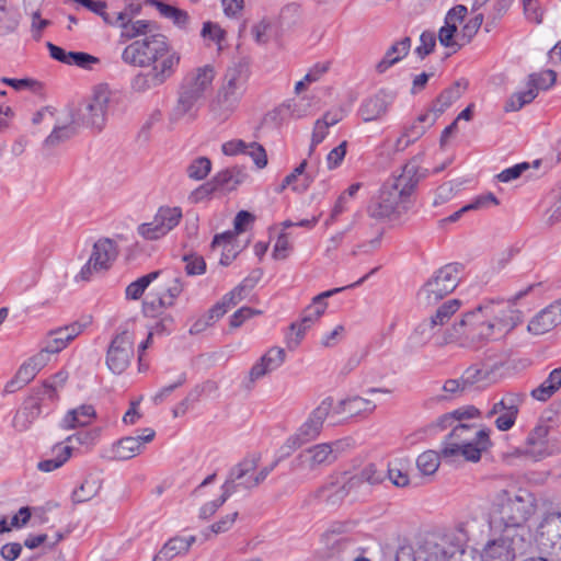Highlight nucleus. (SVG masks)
Wrapping results in <instances>:
<instances>
[{"label":"nucleus","instance_id":"nucleus-29","mask_svg":"<svg viewBox=\"0 0 561 561\" xmlns=\"http://www.w3.org/2000/svg\"><path fill=\"white\" fill-rule=\"evenodd\" d=\"M154 437V431L151 428L144 430V433L137 437H124L119 439L113 446V453L115 454H125L133 453L134 456L141 454L145 451V445L151 442Z\"/></svg>","mask_w":561,"mask_h":561},{"label":"nucleus","instance_id":"nucleus-20","mask_svg":"<svg viewBox=\"0 0 561 561\" xmlns=\"http://www.w3.org/2000/svg\"><path fill=\"white\" fill-rule=\"evenodd\" d=\"M391 102L392 98L389 94L379 91L362 103L358 113L364 122L377 121L386 115Z\"/></svg>","mask_w":561,"mask_h":561},{"label":"nucleus","instance_id":"nucleus-6","mask_svg":"<svg viewBox=\"0 0 561 561\" xmlns=\"http://www.w3.org/2000/svg\"><path fill=\"white\" fill-rule=\"evenodd\" d=\"M214 79L215 70L210 65L198 67L188 72L181 82L176 103L169 114V121L175 124L186 115L194 118L196 105L205 98Z\"/></svg>","mask_w":561,"mask_h":561},{"label":"nucleus","instance_id":"nucleus-14","mask_svg":"<svg viewBox=\"0 0 561 561\" xmlns=\"http://www.w3.org/2000/svg\"><path fill=\"white\" fill-rule=\"evenodd\" d=\"M376 270L377 268L371 270L368 274L363 276L360 279H358L354 284H351V285H347V286H343V287L333 288V289L323 291V293L317 295L316 297H313L311 305H309L305 309L304 314L301 317L300 323H293L290 325L291 330H297V332H296V335H297L296 345L299 344V342L304 337L307 329L324 313V311H325V309L328 307V304L325 301L327 298L332 297L333 295H335L337 293H341V291H343V290H345L347 288H352V287H355L357 285H360L371 274H374L376 272Z\"/></svg>","mask_w":561,"mask_h":561},{"label":"nucleus","instance_id":"nucleus-56","mask_svg":"<svg viewBox=\"0 0 561 561\" xmlns=\"http://www.w3.org/2000/svg\"><path fill=\"white\" fill-rule=\"evenodd\" d=\"M185 262V272L188 276L202 275L206 271V262L203 256L197 254H186L183 256Z\"/></svg>","mask_w":561,"mask_h":561},{"label":"nucleus","instance_id":"nucleus-43","mask_svg":"<svg viewBox=\"0 0 561 561\" xmlns=\"http://www.w3.org/2000/svg\"><path fill=\"white\" fill-rule=\"evenodd\" d=\"M20 12L14 8L0 7V36L13 33L20 24Z\"/></svg>","mask_w":561,"mask_h":561},{"label":"nucleus","instance_id":"nucleus-59","mask_svg":"<svg viewBox=\"0 0 561 561\" xmlns=\"http://www.w3.org/2000/svg\"><path fill=\"white\" fill-rule=\"evenodd\" d=\"M244 154L250 156L259 169H262L267 164L266 151L259 142L253 141L248 144Z\"/></svg>","mask_w":561,"mask_h":561},{"label":"nucleus","instance_id":"nucleus-51","mask_svg":"<svg viewBox=\"0 0 561 561\" xmlns=\"http://www.w3.org/2000/svg\"><path fill=\"white\" fill-rule=\"evenodd\" d=\"M286 358V352L282 347H271L261 358L260 360L270 369V371H273L277 369Z\"/></svg>","mask_w":561,"mask_h":561},{"label":"nucleus","instance_id":"nucleus-24","mask_svg":"<svg viewBox=\"0 0 561 561\" xmlns=\"http://www.w3.org/2000/svg\"><path fill=\"white\" fill-rule=\"evenodd\" d=\"M358 446L354 438L344 437L332 443L317 444L308 447L306 451L311 456H330L357 453Z\"/></svg>","mask_w":561,"mask_h":561},{"label":"nucleus","instance_id":"nucleus-27","mask_svg":"<svg viewBox=\"0 0 561 561\" xmlns=\"http://www.w3.org/2000/svg\"><path fill=\"white\" fill-rule=\"evenodd\" d=\"M45 400L38 394L30 398L23 409L19 411L13 419V426L15 430L23 432L26 431L34 420L41 414V407Z\"/></svg>","mask_w":561,"mask_h":561},{"label":"nucleus","instance_id":"nucleus-52","mask_svg":"<svg viewBox=\"0 0 561 561\" xmlns=\"http://www.w3.org/2000/svg\"><path fill=\"white\" fill-rule=\"evenodd\" d=\"M557 79L556 71L548 69L539 73H533L529 76V84L531 88L546 90L550 88Z\"/></svg>","mask_w":561,"mask_h":561},{"label":"nucleus","instance_id":"nucleus-50","mask_svg":"<svg viewBox=\"0 0 561 561\" xmlns=\"http://www.w3.org/2000/svg\"><path fill=\"white\" fill-rule=\"evenodd\" d=\"M137 232L146 240L154 241L167 236L165 229H163L156 218L150 222H144L138 226Z\"/></svg>","mask_w":561,"mask_h":561},{"label":"nucleus","instance_id":"nucleus-21","mask_svg":"<svg viewBox=\"0 0 561 561\" xmlns=\"http://www.w3.org/2000/svg\"><path fill=\"white\" fill-rule=\"evenodd\" d=\"M118 254L115 242L111 239H100L94 245L90 256L91 264H94V271H105L110 268Z\"/></svg>","mask_w":561,"mask_h":561},{"label":"nucleus","instance_id":"nucleus-42","mask_svg":"<svg viewBox=\"0 0 561 561\" xmlns=\"http://www.w3.org/2000/svg\"><path fill=\"white\" fill-rule=\"evenodd\" d=\"M161 274V271H154L147 275H144L136 279L135 282L130 283L125 290V295L127 299L137 300L139 299L145 290L148 288V286L156 280L159 275Z\"/></svg>","mask_w":561,"mask_h":561},{"label":"nucleus","instance_id":"nucleus-57","mask_svg":"<svg viewBox=\"0 0 561 561\" xmlns=\"http://www.w3.org/2000/svg\"><path fill=\"white\" fill-rule=\"evenodd\" d=\"M431 114L428 113H425V114H421L419 117H417V122L416 123H413L411 126L409 127H405L403 133H404V136H407V138H409L412 142H415L420 137H422L426 130V128L422 125H420L419 123H426V122H431Z\"/></svg>","mask_w":561,"mask_h":561},{"label":"nucleus","instance_id":"nucleus-58","mask_svg":"<svg viewBox=\"0 0 561 561\" xmlns=\"http://www.w3.org/2000/svg\"><path fill=\"white\" fill-rule=\"evenodd\" d=\"M67 58V65H76L81 68H90L92 64L99 62L96 57L83 51H69Z\"/></svg>","mask_w":561,"mask_h":561},{"label":"nucleus","instance_id":"nucleus-12","mask_svg":"<svg viewBox=\"0 0 561 561\" xmlns=\"http://www.w3.org/2000/svg\"><path fill=\"white\" fill-rule=\"evenodd\" d=\"M333 398L328 397L310 413L307 421L289 436L284 448L286 454L295 453L305 444L314 439L321 432L322 425L329 413L331 412Z\"/></svg>","mask_w":561,"mask_h":561},{"label":"nucleus","instance_id":"nucleus-1","mask_svg":"<svg viewBox=\"0 0 561 561\" xmlns=\"http://www.w3.org/2000/svg\"><path fill=\"white\" fill-rule=\"evenodd\" d=\"M535 285H529L510 300H486L465 313L461 320L446 330V342L459 341L462 345L480 347L500 340L512 332L523 320L522 312L514 308L516 300L526 296Z\"/></svg>","mask_w":561,"mask_h":561},{"label":"nucleus","instance_id":"nucleus-46","mask_svg":"<svg viewBox=\"0 0 561 561\" xmlns=\"http://www.w3.org/2000/svg\"><path fill=\"white\" fill-rule=\"evenodd\" d=\"M537 96V90L530 85L526 91L516 92L505 103L504 110L506 112L519 111L526 104H529Z\"/></svg>","mask_w":561,"mask_h":561},{"label":"nucleus","instance_id":"nucleus-30","mask_svg":"<svg viewBox=\"0 0 561 561\" xmlns=\"http://www.w3.org/2000/svg\"><path fill=\"white\" fill-rule=\"evenodd\" d=\"M247 178V173L239 167H232L218 172L213 179L211 184L215 191H232L240 185Z\"/></svg>","mask_w":561,"mask_h":561},{"label":"nucleus","instance_id":"nucleus-2","mask_svg":"<svg viewBox=\"0 0 561 561\" xmlns=\"http://www.w3.org/2000/svg\"><path fill=\"white\" fill-rule=\"evenodd\" d=\"M122 60L135 67H151L131 80V89L137 93H145L173 77L181 62V54L170 39L158 31L147 38L136 39L127 45L122 53Z\"/></svg>","mask_w":561,"mask_h":561},{"label":"nucleus","instance_id":"nucleus-40","mask_svg":"<svg viewBox=\"0 0 561 561\" xmlns=\"http://www.w3.org/2000/svg\"><path fill=\"white\" fill-rule=\"evenodd\" d=\"M182 209L178 206H161L154 218L160 226L165 229V233L168 234L172 229H174L182 219Z\"/></svg>","mask_w":561,"mask_h":561},{"label":"nucleus","instance_id":"nucleus-10","mask_svg":"<svg viewBox=\"0 0 561 561\" xmlns=\"http://www.w3.org/2000/svg\"><path fill=\"white\" fill-rule=\"evenodd\" d=\"M262 458H242L229 472L224 483L226 490L231 489V495L250 490L261 483L276 466V461L263 463Z\"/></svg>","mask_w":561,"mask_h":561},{"label":"nucleus","instance_id":"nucleus-8","mask_svg":"<svg viewBox=\"0 0 561 561\" xmlns=\"http://www.w3.org/2000/svg\"><path fill=\"white\" fill-rule=\"evenodd\" d=\"M113 105V95L108 85L99 84L72 113V123L100 133L104 129Z\"/></svg>","mask_w":561,"mask_h":561},{"label":"nucleus","instance_id":"nucleus-4","mask_svg":"<svg viewBox=\"0 0 561 561\" xmlns=\"http://www.w3.org/2000/svg\"><path fill=\"white\" fill-rule=\"evenodd\" d=\"M451 428L443 442L440 456H481L492 446L490 428L467 423L456 424L451 412L438 416L434 422L420 428L413 434L423 438L437 432ZM421 456H439L434 450H426Z\"/></svg>","mask_w":561,"mask_h":561},{"label":"nucleus","instance_id":"nucleus-49","mask_svg":"<svg viewBox=\"0 0 561 561\" xmlns=\"http://www.w3.org/2000/svg\"><path fill=\"white\" fill-rule=\"evenodd\" d=\"M221 495L214 500L205 503L201 508L198 516L201 519H208L219 510V507L231 496V489L226 490L224 486Z\"/></svg>","mask_w":561,"mask_h":561},{"label":"nucleus","instance_id":"nucleus-26","mask_svg":"<svg viewBox=\"0 0 561 561\" xmlns=\"http://www.w3.org/2000/svg\"><path fill=\"white\" fill-rule=\"evenodd\" d=\"M467 83L455 82L451 87L445 89L434 101L432 111L434 115L431 118L430 126L435 123L437 117L443 114L455 101H457L466 90Z\"/></svg>","mask_w":561,"mask_h":561},{"label":"nucleus","instance_id":"nucleus-34","mask_svg":"<svg viewBox=\"0 0 561 561\" xmlns=\"http://www.w3.org/2000/svg\"><path fill=\"white\" fill-rule=\"evenodd\" d=\"M147 2L154 7L163 18L171 20L179 28H187L190 15L185 10L164 3L161 0H147Z\"/></svg>","mask_w":561,"mask_h":561},{"label":"nucleus","instance_id":"nucleus-37","mask_svg":"<svg viewBox=\"0 0 561 561\" xmlns=\"http://www.w3.org/2000/svg\"><path fill=\"white\" fill-rule=\"evenodd\" d=\"M184 284L180 274L169 273L164 291L159 294V304L162 307H173L176 298L182 294Z\"/></svg>","mask_w":561,"mask_h":561},{"label":"nucleus","instance_id":"nucleus-13","mask_svg":"<svg viewBox=\"0 0 561 561\" xmlns=\"http://www.w3.org/2000/svg\"><path fill=\"white\" fill-rule=\"evenodd\" d=\"M538 547L561 561V511L546 513L535 535Z\"/></svg>","mask_w":561,"mask_h":561},{"label":"nucleus","instance_id":"nucleus-5","mask_svg":"<svg viewBox=\"0 0 561 561\" xmlns=\"http://www.w3.org/2000/svg\"><path fill=\"white\" fill-rule=\"evenodd\" d=\"M537 508L535 495L525 489L514 492L503 491L500 495L497 516L493 523L506 534H523L526 540L528 530L525 527L527 520L534 515Z\"/></svg>","mask_w":561,"mask_h":561},{"label":"nucleus","instance_id":"nucleus-16","mask_svg":"<svg viewBox=\"0 0 561 561\" xmlns=\"http://www.w3.org/2000/svg\"><path fill=\"white\" fill-rule=\"evenodd\" d=\"M134 356V339L128 331H122L111 341L106 353V365L116 375L124 373Z\"/></svg>","mask_w":561,"mask_h":561},{"label":"nucleus","instance_id":"nucleus-39","mask_svg":"<svg viewBox=\"0 0 561 561\" xmlns=\"http://www.w3.org/2000/svg\"><path fill=\"white\" fill-rule=\"evenodd\" d=\"M95 416V410L92 405H81L69 411L62 420L64 428H75L85 426Z\"/></svg>","mask_w":561,"mask_h":561},{"label":"nucleus","instance_id":"nucleus-33","mask_svg":"<svg viewBox=\"0 0 561 561\" xmlns=\"http://www.w3.org/2000/svg\"><path fill=\"white\" fill-rule=\"evenodd\" d=\"M561 388V366L553 369L549 376L535 389L530 396L538 401L549 400Z\"/></svg>","mask_w":561,"mask_h":561},{"label":"nucleus","instance_id":"nucleus-41","mask_svg":"<svg viewBox=\"0 0 561 561\" xmlns=\"http://www.w3.org/2000/svg\"><path fill=\"white\" fill-rule=\"evenodd\" d=\"M38 371L32 366L28 360L21 365L15 377L5 386L7 392H14L15 390L26 386L32 381Z\"/></svg>","mask_w":561,"mask_h":561},{"label":"nucleus","instance_id":"nucleus-18","mask_svg":"<svg viewBox=\"0 0 561 561\" xmlns=\"http://www.w3.org/2000/svg\"><path fill=\"white\" fill-rule=\"evenodd\" d=\"M99 436V428L80 430L76 434L67 437L65 442L56 444L53 450L57 456L89 454L92 453Z\"/></svg>","mask_w":561,"mask_h":561},{"label":"nucleus","instance_id":"nucleus-54","mask_svg":"<svg viewBox=\"0 0 561 561\" xmlns=\"http://www.w3.org/2000/svg\"><path fill=\"white\" fill-rule=\"evenodd\" d=\"M436 46V35L434 32L424 31L420 36V45L415 48V54L424 59Z\"/></svg>","mask_w":561,"mask_h":561},{"label":"nucleus","instance_id":"nucleus-3","mask_svg":"<svg viewBox=\"0 0 561 561\" xmlns=\"http://www.w3.org/2000/svg\"><path fill=\"white\" fill-rule=\"evenodd\" d=\"M425 176L414 160L405 163L401 172L390 175L370 201L367 213L379 220L398 221L412 208L413 195Z\"/></svg>","mask_w":561,"mask_h":561},{"label":"nucleus","instance_id":"nucleus-7","mask_svg":"<svg viewBox=\"0 0 561 561\" xmlns=\"http://www.w3.org/2000/svg\"><path fill=\"white\" fill-rule=\"evenodd\" d=\"M249 72L247 60H239L227 69L224 84L210 103V111L217 119L226 121L237 108L245 91Z\"/></svg>","mask_w":561,"mask_h":561},{"label":"nucleus","instance_id":"nucleus-60","mask_svg":"<svg viewBox=\"0 0 561 561\" xmlns=\"http://www.w3.org/2000/svg\"><path fill=\"white\" fill-rule=\"evenodd\" d=\"M322 540L327 546L336 551L347 550L352 546V542L345 537L335 538V533L333 530H327L322 535Z\"/></svg>","mask_w":561,"mask_h":561},{"label":"nucleus","instance_id":"nucleus-36","mask_svg":"<svg viewBox=\"0 0 561 561\" xmlns=\"http://www.w3.org/2000/svg\"><path fill=\"white\" fill-rule=\"evenodd\" d=\"M78 126L79 125L73 124L72 122L67 125L55 126L51 133L44 140L43 148L50 150L70 140L77 135Z\"/></svg>","mask_w":561,"mask_h":561},{"label":"nucleus","instance_id":"nucleus-44","mask_svg":"<svg viewBox=\"0 0 561 561\" xmlns=\"http://www.w3.org/2000/svg\"><path fill=\"white\" fill-rule=\"evenodd\" d=\"M460 307L461 301L459 299H450L439 306L436 312L430 318L435 320L436 327L440 330V328L450 320Z\"/></svg>","mask_w":561,"mask_h":561},{"label":"nucleus","instance_id":"nucleus-48","mask_svg":"<svg viewBox=\"0 0 561 561\" xmlns=\"http://www.w3.org/2000/svg\"><path fill=\"white\" fill-rule=\"evenodd\" d=\"M540 165V160H535L533 164L528 162L517 163L511 168L503 170L497 179L500 182H511L513 180L518 179L524 172L528 171L531 167L537 169Z\"/></svg>","mask_w":561,"mask_h":561},{"label":"nucleus","instance_id":"nucleus-47","mask_svg":"<svg viewBox=\"0 0 561 561\" xmlns=\"http://www.w3.org/2000/svg\"><path fill=\"white\" fill-rule=\"evenodd\" d=\"M411 561H450L439 545H431L420 549Z\"/></svg>","mask_w":561,"mask_h":561},{"label":"nucleus","instance_id":"nucleus-28","mask_svg":"<svg viewBox=\"0 0 561 561\" xmlns=\"http://www.w3.org/2000/svg\"><path fill=\"white\" fill-rule=\"evenodd\" d=\"M262 275L260 270L253 271L248 277H245L238 286H236L231 291L226 294L221 300L229 309L230 307L237 306L240 301H242L250 291L257 284Z\"/></svg>","mask_w":561,"mask_h":561},{"label":"nucleus","instance_id":"nucleus-32","mask_svg":"<svg viewBox=\"0 0 561 561\" xmlns=\"http://www.w3.org/2000/svg\"><path fill=\"white\" fill-rule=\"evenodd\" d=\"M411 48V38L403 37L401 41L392 44L386 51L383 58L377 64L376 70L379 73L385 72L389 67L405 57Z\"/></svg>","mask_w":561,"mask_h":561},{"label":"nucleus","instance_id":"nucleus-23","mask_svg":"<svg viewBox=\"0 0 561 561\" xmlns=\"http://www.w3.org/2000/svg\"><path fill=\"white\" fill-rule=\"evenodd\" d=\"M560 323V313L557 311L553 304H551L533 317L527 325V330L535 335H541L551 331Z\"/></svg>","mask_w":561,"mask_h":561},{"label":"nucleus","instance_id":"nucleus-63","mask_svg":"<svg viewBox=\"0 0 561 561\" xmlns=\"http://www.w3.org/2000/svg\"><path fill=\"white\" fill-rule=\"evenodd\" d=\"M201 35L206 38L209 37L211 41L220 44L226 36V32L216 23L205 22Z\"/></svg>","mask_w":561,"mask_h":561},{"label":"nucleus","instance_id":"nucleus-15","mask_svg":"<svg viewBox=\"0 0 561 561\" xmlns=\"http://www.w3.org/2000/svg\"><path fill=\"white\" fill-rule=\"evenodd\" d=\"M526 547V540L523 534L502 535L488 542L480 556L481 561H514L517 552H523Z\"/></svg>","mask_w":561,"mask_h":561},{"label":"nucleus","instance_id":"nucleus-17","mask_svg":"<svg viewBox=\"0 0 561 561\" xmlns=\"http://www.w3.org/2000/svg\"><path fill=\"white\" fill-rule=\"evenodd\" d=\"M525 456H553L561 454V443L549 434V427L538 425L529 432L522 451Z\"/></svg>","mask_w":561,"mask_h":561},{"label":"nucleus","instance_id":"nucleus-62","mask_svg":"<svg viewBox=\"0 0 561 561\" xmlns=\"http://www.w3.org/2000/svg\"><path fill=\"white\" fill-rule=\"evenodd\" d=\"M524 13L528 21L536 24L542 22V10L537 0H523Z\"/></svg>","mask_w":561,"mask_h":561},{"label":"nucleus","instance_id":"nucleus-19","mask_svg":"<svg viewBox=\"0 0 561 561\" xmlns=\"http://www.w3.org/2000/svg\"><path fill=\"white\" fill-rule=\"evenodd\" d=\"M121 28L119 43H127L129 41H136L147 38L154 32L159 31V26L156 22L150 20H136L129 19L125 13L115 14V23L113 24Z\"/></svg>","mask_w":561,"mask_h":561},{"label":"nucleus","instance_id":"nucleus-31","mask_svg":"<svg viewBox=\"0 0 561 561\" xmlns=\"http://www.w3.org/2000/svg\"><path fill=\"white\" fill-rule=\"evenodd\" d=\"M194 541L195 537L193 536L187 538L174 537L164 543V546L154 556L153 561H169L181 553H185Z\"/></svg>","mask_w":561,"mask_h":561},{"label":"nucleus","instance_id":"nucleus-55","mask_svg":"<svg viewBox=\"0 0 561 561\" xmlns=\"http://www.w3.org/2000/svg\"><path fill=\"white\" fill-rule=\"evenodd\" d=\"M489 376V371L478 367V366H470L467 368L461 378L463 381V385L467 386L468 390H470L474 385L484 381Z\"/></svg>","mask_w":561,"mask_h":561},{"label":"nucleus","instance_id":"nucleus-38","mask_svg":"<svg viewBox=\"0 0 561 561\" xmlns=\"http://www.w3.org/2000/svg\"><path fill=\"white\" fill-rule=\"evenodd\" d=\"M67 379L68 374L66 371H58L44 381L43 386L38 389L36 394H38L45 401L55 402L58 399V390L64 388Z\"/></svg>","mask_w":561,"mask_h":561},{"label":"nucleus","instance_id":"nucleus-25","mask_svg":"<svg viewBox=\"0 0 561 561\" xmlns=\"http://www.w3.org/2000/svg\"><path fill=\"white\" fill-rule=\"evenodd\" d=\"M308 165L307 159L302 160L290 174L285 176L278 192H283L287 186H291L295 192H306L312 182L311 171L306 172Z\"/></svg>","mask_w":561,"mask_h":561},{"label":"nucleus","instance_id":"nucleus-61","mask_svg":"<svg viewBox=\"0 0 561 561\" xmlns=\"http://www.w3.org/2000/svg\"><path fill=\"white\" fill-rule=\"evenodd\" d=\"M499 205V199L493 193L477 196L470 204L465 205V210H478Z\"/></svg>","mask_w":561,"mask_h":561},{"label":"nucleus","instance_id":"nucleus-11","mask_svg":"<svg viewBox=\"0 0 561 561\" xmlns=\"http://www.w3.org/2000/svg\"><path fill=\"white\" fill-rule=\"evenodd\" d=\"M439 465V458H399L389 466L388 477L393 485L403 488L414 478L434 474Z\"/></svg>","mask_w":561,"mask_h":561},{"label":"nucleus","instance_id":"nucleus-45","mask_svg":"<svg viewBox=\"0 0 561 561\" xmlns=\"http://www.w3.org/2000/svg\"><path fill=\"white\" fill-rule=\"evenodd\" d=\"M211 171V161L207 157L193 159L186 167V174L191 180L202 181L207 178Z\"/></svg>","mask_w":561,"mask_h":561},{"label":"nucleus","instance_id":"nucleus-22","mask_svg":"<svg viewBox=\"0 0 561 561\" xmlns=\"http://www.w3.org/2000/svg\"><path fill=\"white\" fill-rule=\"evenodd\" d=\"M83 327L80 323H72L62 328H58L48 333L45 341L46 351L57 354L62 351L70 341L82 332Z\"/></svg>","mask_w":561,"mask_h":561},{"label":"nucleus","instance_id":"nucleus-9","mask_svg":"<svg viewBox=\"0 0 561 561\" xmlns=\"http://www.w3.org/2000/svg\"><path fill=\"white\" fill-rule=\"evenodd\" d=\"M459 263L446 264L437 270L434 275L420 288L417 293L419 304L432 307L439 302L458 286L462 273Z\"/></svg>","mask_w":561,"mask_h":561},{"label":"nucleus","instance_id":"nucleus-64","mask_svg":"<svg viewBox=\"0 0 561 561\" xmlns=\"http://www.w3.org/2000/svg\"><path fill=\"white\" fill-rule=\"evenodd\" d=\"M347 142L342 141L337 147L333 148L327 156V164L330 170L337 168L346 154Z\"/></svg>","mask_w":561,"mask_h":561},{"label":"nucleus","instance_id":"nucleus-53","mask_svg":"<svg viewBox=\"0 0 561 561\" xmlns=\"http://www.w3.org/2000/svg\"><path fill=\"white\" fill-rule=\"evenodd\" d=\"M439 329L435 324V320L427 318L420 322L413 332V337L417 339L419 342L426 343L436 334Z\"/></svg>","mask_w":561,"mask_h":561},{"label":"nucleus","instance_id":"nucleus-35","mask_svg":"<svg viewBox=\"0 0 561 561\" xmlns=\"http://www.w3.org/2000/svg\"><path fill=\"white\" fill-rule=\"evenodd\" d=\"M102 488V479L98 474H89L79 488L75 489L71 499L76 504L93 499Z\"/></svg>","mask_w":561,"mask_h":561}]
</instances>
